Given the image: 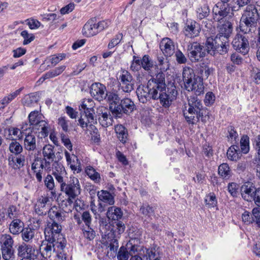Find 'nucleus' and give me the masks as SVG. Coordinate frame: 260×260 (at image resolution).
Listing matches in <instances>:
<instances>
[{
    "label": "nucleus",
    "instance_id": "44",
    "mask_svg": "<svg viewBox=\"0 0 260 260\" xmlns=\"http://www.w3.org/2000/svg\"><path fill=\"white\" fill-rule=\"evenodd\" d=\"M141 58L136 55L133 56V60L131 62L130 70L133 73L139 72L142 69Z\"/></svg>",
    "mask_w": 260,
    "mask_h": 260
},
{
    "label": "nucleus",
    "instance_id": "21",
    "mask_svg": "<svg viewBox=\"0 0 260 260\" xmlns=\"http://www.w3.org/2000/svg\"><path fill=\"white\" fill-rule=\"evenodd\" d=\"M42 91H39L25 94L21 99L22 104L26 107H30L39 102Z\"/></svg>",
    "mask_w": 260,
    "mask_h": 260
},
{
    "label": "nucleus",
    "instance_id": "41",
    "mask_svg": "<svg viewBox=\"0 0 260 260\" xmlns=\"http://www.w3.org/2000/svg\"><path fill=\"white\" fill-rule=\"evenodd\" d=\"M142 68L146 71L149 72L153 67V62L150 56L145 54L141 59Z\"/></svg>",
    "mask_w": 260,
    "mask_h": 260
},
{
    "label": "nucleus",
    "instance_id": "22",
    "mask_svg": "<svg viewBox=\"0 0 260 260\" xmlns=\"http://www.w3.org/2000/svg\"><path fill=\"white\" fill-rule=\"evenodd\" d=\"M256 188L250 182H246L241 187L240 192L242 198L248 202L252 201Z\"/></svg>",
    "mask_w": 260,
    "mask_h": 260
},
{
    "label": "nucleus",
    "instance_id": "60",
    "mask_svg": "<svg viewBox=\"0 0 260 260\" xmlns=\"http://www.w3.org/2000/svg\"><path fill=\"white\" fill-rule=\"evenodd\" d=\"M20 35L23 38L24 40L23 44L24 45L29 44L31 42L34 40L35 37L33 34L29 35L26 30L22 31L20 33Z\"/></svg>",
    "mask_w": 260,
    "mask_h": 260
},
{
    "label": "nucleus",
    "instance_id": "55",
    "mask_svg": "<svg viewBox=\"0 0 260 260\" xmlns=\"http://www.w3.org/2000/svg\"><path fill=\"white\" fill-rule=\"evenodd\" d=\"M101 124L104 127H108L112 124L113 119L111 115H101L99 117Z\"/></svg>",
    "mask_w": 260,
    "mask_h": 260
},
{
    "label": "nucleus",
    "instance_id": "19",
    "mask_svg": "<svg viewBox=\"0 0 260 260\" xmlns=\"http://www.w3.org/2000/svg\"><path fill=\"white\" fill-rule=\"evenodd\" d=\"M136 109L137 107L131 99L124 98L114 114H131Z\"/></svg>",
    "mask_w": 260,
    "mask_h": 260
},
{
    "label": "nucleus",
    "instance_id": "13",
    "mask_svg": "<svg viewBox=\"0 0 260 260\" xmlns=\"http://www.w3.org/2000/svg\"><path fill=\"white\" fill-rule=\"evenodd\" d=\"M201 29L200 24L196 21L192 19H187L182 32L186 37L193 39L199 36Z\"/></svg>",
    "mask_w": 260,
    "mask_h": 260
},
{
    "label": "nucleus",
    "instance_id": "32",
    "mask_svg": "<svg viewBox=\"0 0 260 260\" xmlns=\"http://www.w3.org/2000/svg\"><path fill=\"white\" fill-rule=\"evenodd\" d=\"M115 131L118 140L124 144L127 140L128 132L127 129L122 125H117L115 126Z\"/></svg>",
    "mask_w": 260,
    "mask_h": 260
},
{
    "label": "nucleus",
    "instance_id": "2",
    "mask_svg": "<svg viewBox=\"0 0 260 260\" xmlns=\"http://www.w3.org/2000/svg\"><path fill=\"white\" fill-rule=\"evenodd\" d=\"M206 50L208 53L215 54L216 53L221 55L226 54L230 47L229 39L222 35L217 34L214 38H207L206 41Z\"/></svg>",
    "mask_w": 260,
    "mask_h": 260
},
{
    "label": "nucleus",
    "instance_id": "34",
    "mask_svg": "<svg viewBox=\"0 0 260 260\" xmlns=\"http://www.w3.org/2000/svg\"><path fill=\"white\" fill-rule=\"evenodd\" d=\"M14 241L10 234H3L0 235L1 248L12 247L14 246Z\"/></svg>",
    "mask_w": 260,
    "mask_h": 260
},
{
    "label": "nucleus",
    "instance_id": "58",
    "mask_svg": "<svg viewBox=\"0 0 260 260\" xmlns=\"http://www.w3.org/2000/svg\"><path fill=\"white\" fill-rule=\"evenodd\" d=\"M247 13L248 12H253L252 14L253 15H255L254 13H256V15L257 14L256 16V22L258 19H260V6L258 5H249L247 6L246 9L245 11Z\"/></svg>",
    "mask_w": 260,
    "mask_h": 260
},
{
    "label": "nucleus",
    "instance_id": "10",
    "mask_svg": "<svg viewBox=\"0 0 260 260\" xmlns=\"http://www.w3.org/2000/svg\"><path fill=\"white\" fill-rule=\"evenodd\" d=\"M234 49L243 55L248 53L250 50L248 37L237 32L232 41Z\"/></svg>",
    "mask_w": 260,
    "mask_h": 260
},
{
    "label": "nucleus",
    "instance_id": "16",
    "mask_svg": "<svg viewBox=\"0 0 260 260\" xmlns=\"http://www.w3.org/2000/svg\"><path fill=\"white\" fill-rule=\"evenodd\" d=\"M107 91L106 86L100 82H94L90 87L91 95L99 102L103 101L106 98Z\"/></svg>",
    "mask_w": 260,
    "mask_h": 260
},
{
    "label": "nucleus",
    "instance_id": "25",
    "mask_svg": "<svg viewBox=\"0 0 260 260\" xmlns=\"http://www.w3.org/2000/svg\"><path fill=\"white\" fill-rule=\"evenodd\" d=\"M4 135L6 139L12 141L21 139L23 137L21 131L18 128L13 127L5 129Z\"/></svg>",
    "mask_w": 260,
    "mask_h": 260
},
{
    "label": "nucleus",
    "instance_id": "3",
    "mask_svg": "<svg viewBox=\"0 0 260 260\" xmlns=\"http://www.w3.org/2000/svg\"><path fill=\"white\" fill-rule=\"evenodd\" d=\"M150 82L148 81L147 85L141 84L139 85L137 89V95L139 101L143 104L146 103L151 99L159 100L161 105L165 107L168 108V103L164 101V98H162L163 94H159L157 90L154 88L150 86Z\"/></svg>",
    "mask_w": 260,
    "mask_h": 260
},
{
    "label": "nucleus",
    "instance_id": "8",
    "mask_svg": "<svg viewBox=\"0 0 260 260\" xmlns=\"http://www.w3.org/2000/svg\"><path fill=\"white\" fill-rule=\"evenodd\" d=\"M66 245L60 244L58 241L45 239L40 246V251L43 257L50 258L57 250H63Z\"/></svg>",
    "mask_w": 260,
    "mask_h": 260
},
{
    "label": "nucleus",
    "instance_id": "46",
    "mask_svg": "<svg viewBox=\"0 0 260 260\" xmlns=\"http://www.w3.org/2000/svg\"><path fill=\"white\" fill-rule=\"evenodd\" d=\"M23 87H20V88L15 90L14 92L10 93L7 96H5L1 101L6 106L9 103H10L11 101L15 99L18 95H19L21 93V91L23 90Z\"/></svg>",
    "mask_w": 260,
    "mask_h": 260
},
{
    "label": "nucleus",
    "instance_id": "27",
    "mask_svg": "<svg viewBox=\"0 0 260 260\" xmlns=\"http://www.w3.org/2000/svg\"><path fill=\"white\" fill-rule=\"evenodd\" d=\"M24 228L23 222L19 219H13L9 224V232L14 235H18Z\"/></svg>",
    "mask_w": 260,
    "mask_h": 260
},
{
    "label": "nucleus",
    "instance_id": "45",
    "mask_svg": "<svg viewBox=\"0 0 260 260\" xmlns=\"http://www.w3.org/2000/svg\"><path fill=\"white\" fill-rule=\"evenodd\" d=\"M210 13V9L207 4H204L197 10V17L200 20L207 17Z\"/></svg>",
    "mask_w": 260,
    "mask_h": 260
},
{
    "label": "nucleus",
    "instance_id": "50",
    "mask_svg": "<svg viewBox=\"0 0 260 260\" xmlns=\"http://www.w3.org/2000/svg\"><path fill=\"white\" fill-rule=\"evenodd\" d=\"M22 150V146L16 141H12L9 144V150L12 153L19 154Z\"/></svg>",
    "mask_w": 260,
    "mask_h": 260
},
{
    "label": "nucleus",
    "instance_id": "61",
    "mask_svg": "<svg viewBox=\"0 0 260 260\" xmlns=\"http://www.w3.org/2000/svg\"><path fill=\"white\" fill-rule=\"evenodd\" d=\"M238 137V135L236 131L234 129V127L232 126L228 127L227 133V138L228 141L231 143H233L236 141Z\"/></svg>",
    "mask_w": 260,
    "mask_h": 260
},
{
    "label": "nucleus",
    "instance_id": "43",
    "mask_svg": "<svg viewBox=\"0 0 260 260\" xmlns=\"http://www.w3.org/2000/svg\"><path fill=\"white\" fill-rule=\"evenodd\" d=\"M218 174L225 179H228L231 176V170L227 164H222L218 167Z\"/></svg>",
    "mask_w": 260,
    "mask_h": 260
},
{
    "label": "nucleus",
    "instance_id": "11",
    "mask_svg": "<svg viewBox=\"0 0 260 260\" xmlns=\"http://www.w3.org/2000/svg\"><path fill=\"white\" fill-rule=\"evenodd\" d=\"M188 103L184 104L182 107L183 114H203V106L201 101L197 96H190L187 98Z\"/></svg>",
    "mask_w": 260,
    "mask_h": 260
},
{
    "label": "nucleus",
    "instance_id": "48",
    "mask_svg": "<svg viewBox=\"0 0 260 260\" xmlns=\"http://www.w3.org/2000/svg\"><path fill=\"white\" fill-rule=\"evenodd\" d=\"M11 161L14 164V169H19L24 165L25 163V156L23 155H17L13 157L12 160H10V163L11 164Z\"/></svg>",
    "mask_w": 260,
    "mask_h": 260
},
{
    "label": "nucleus",
    "instance_id": "49",
    "mask_svg": "<svg viewBox=\"0 0 260 260\" xmlns=\"http://www.w3.org/2000/svg\"><path fill=\"white\" fill-rule=\"evenodd\" d=\"M205 202L206 206L209 208L216 207L217 202L215 195L213 193L207 194L205 198Z\"/></svg>",
    "mask_w": 260,
    "mask_h": 260
},
{
    "label": "nucleus",
    "instance_id": "40",
    "mask_svg": "<svg viewBox=\"0 0 260 260\" xmlns=\"http://www.w3.org/2000/svg\"><path fill=\"white\" fill-rule=\"evenodd\" d=\"M2 257L4 260H12L15 258L14 247L0 248Z\"/></svg>",
    "mask_w": 260,
    "mask_h": 260
},
{
    "label": "nucleus",
    "instance_id": "20",
    "mask_svg": "<svg viewBox=\"0 0 260 260\" xmlns=\"http://www.w3.org/2000/svg\"><path fill=\"white\" fill-rule=\"evenodd\" d=\"M99 33L95 17L89 19L82 28V34L86 37H91Z\"/></svg>",
    "mask_w": 260,
    "mask_h": 260
},
{
    "label": "nucleus",
    "instance_id": "39",
    "mask_svg": "<svg viewBox=\"0 0 260 260\" xmlns=\"http://www.w3.org/2000/svg\"><path fill=\"white\" fill-rule=\"evenodd\" d=\"M21 233L22 239L25 242H29L34 238L35 230L29 227L23 228Z\"/></svg>",
    "mask_w": 260,
    "mask_h": 260
},
{
    "label": "nucleus",
    "instance_id": "18",
    "mask_svg": "<svg viewBox=\"0 0 260 260\" xmlns=\"http://www.w3.org/2000/svg\"><path fill=\"white\" fill-rule=\"evenodd\" d=\"M185 89L188 91H192L196 96L200 95L204 93V86L203 78L202 77L197 76L191 83L185 86Z\"/></svg>",
    "mask_w": 260,
    "mask_h": 260
},
{
    "label": "nucleus",
    "instance_id": "63",
    "mask_svg": "<svg viewBox=\"0 0 260 260\" xmlns=\"http://www.w3.org/2000/svg\"><path fill=\"white\" fill-rule=\"evenodd\" d=\"M215 100V96L212 92L209 91L206 93L204 99V103L206 106H212Z\"/></svg>",
    "mask_w": 260,
    "mask_h": 260
},
{
    "label": "nucleus",
    "instance_id": "26",
    "mask_svg": "<svg viewBox=\"0 0 260 260\" xmlns=\"http://www.w3.org/2000/svg\"><path fill=\"white\" fill-rule=\"evenodd\" d=\"M42 153L45 162L49 164L54 161L55 158L54 146L50 144L45 145Z\"/></svg>",
    "mask_w": 260,
    "mask_h": 260
},
{
    "label": "nucleus",
    "instance_id": "30",
    "mask_svg": "<svg viewBox=\"0 0 260 260\" xmlns=\"http://www.w3.org/2000/svg\"><path fill=\"white\" fill-rule=\"evenodd\" d=\"M48 216L50 219L53 220L60 221L64 219V213L61 212L57 207L53 206L48 211Z\"/></svg>",
    "mask_w": 260,
    "mask_h": 260
},
{
    "label": "nucleus",
    "instance_id": "42",
    "mask_svg": "<svg viewBox=\"0 0 260 260\" xmlns=\"http://www.w3.org/2000/svg\"><path fill=\"white\" fill-rule=\"evenodd\" d=\"M85 173L89 178L95 183H99L101 180L100 174L91 166H88L85 169Z\"/></svg>",
    "mask_w": 260,
    "mask_h": 260
},
{
    "label": "nucleus",
    "instance_id": "64",
    "mask_svg": "<svg viewBox=\"0 0 260 260\" xmlns=\"http://www.w3.org/2000/svg\"><path fill=\"white\" fill-rule=\"evenodd\" d=\"M61 140L63 145L70 151L73 150V145L71 140L68 136H66L63 133H61L60 135Z\"/></svg>",
    "mask_w": 260,
    "mask_h": 260
},
{
    "label": "nucleus",
    "instance_id": "15",
    "mask_svg": "<svg viewBox=\"0 0 260 260\" xmlns=\"http://www.w3.org/2000/svg\"><path fill=\"white\" fill-rule=\"evenodd\" d=\"M106 95V98L105 100L109 104V110L112 114H114L122 100L120 97L119 92L117 90L113 88L111 90L107 91Z\"/></svg>",
    "mask_w": 260,
    "mask_h": 260
},
{
    "label": "nucleus",
    "instance_id": "29",
    "mask_svg": "<svg viewBox=\"0 0 260 260\" xmlns=\"http://www.w3.org/2000/svg\"><path fill=\"white\" fill-rule=\"evenodd\" d=\"M97 196L99 201L107 203L110 205L114 204V197L107 190H102L98 192Z\"/></svg>",
    "mask_w": 260,
    "mask_h": 260
},
{
    "label": "nucleus",
    "instance_id": "62",
    "mask_svg": "<svg viewBox=\"0 0 260 260\" xmlns=\"http://www.w3.org/2000/svg\"><path fill=\"white\" fill-rule=\"evenodd\" d=\"M252 222H255L258 226L260 228V208L258 207L254 208L252 210L251 214Z\"/></svg>",
    "mask_w": 260,
    "mask_h": 260
},
{
    "label": "nucleus",
    "instance_id": "51",
    "mask_svg": "<svg viewBox=\"0 0 260 260\" xmlns=\"http://www.w3.org/2000/svg\"><path fill=\"white\" fill-rule=\"evenodd\" d=\"M250 78L255 84H260V68H252L250 72Z\"/></svg>",
    "mask_w": 260,
    "mask_h": 260
},
{
    "label": "nucleus",
    "instance_id": "1",
    "mask_svg": "<svg viewBox=\"0 0 260 260\" xmlns=\"http://www.w3.org/2000/svg\"><path fill=\"white\" fill-rule=\"evenodd\" d=\"M60 190L68 197L61 203L63 210L66 213L72 211L73 200L78 197L82 190L79 179L75 176L70 177L67 183L60 185Z\"/></svg>",
    "mask_w": 260,
    "mask_h": 260
},
{
    "label": "nucleus",
    "instance_id": "59",
    "mask_svg": "<svg viewBox=\"0 0 260 260\" xmlns=\"http://www.w3.org/2000/svg\"><path fill=\"white\" fill-rule=\"evenodd\" d=\"M129 255L127 248L121 246L117 254V258L118 260H127Z\"/></svg>",
    "mask_w": 260,
    "mask_h": 260
},
{
    "label": "nucleus",
    "instance_id": "24",
    "mask_svg": "<svg viewBox=\"0 0 260 260\" xmlns=\"http://www.w3.org/2000/svg\"><path fill=\"white\" fill-rule=\"evenodd\" d=\"M64 155L68 165L70 166L72 170H80V162L77 157L74 154H71L69 152L65 150Z\"/></svg>",
    "mask_w": 260,
    "mask_h": 260
},
{
    "label": "nucleus",
    "instance_id": "17",
    "mask_svg": "<svg viewBox=\"0 0 260 260\" xmlns=\"http://www.w3.org/2000/svg\"><path fill=\"white\" fill-rule=\"evenodd\" d=\"M38 254V251L35 247L24 242L19 245L17 248V254L22 258L34 259L37 257Z\"/></svg>",
    "mask_w": 260,
    "mask_h": 260
},
{
    "label": "nucleus",
    "instance_id": "54",
    "mask_svg": "<svg viewBox=\"0 0 260 260\" xmlns=\"http://www.w3.org/2000/svg\"><path fill=\"white\" fill-rule=\"evenodd\" d=\"M44 183L47 189L51 191V194H54L55 193L54 190L55 184L52 176L50 175H48L45 179Z\"/></svg>",
    "mask_w": 260,
    "mask_h": 260
},
{
    "label": "nucleus",
    "instance_id": "38",
    "mask_svg": "<svg viewBox=\"0 0 260 260\" xmlns=\"http://www.w3.org/2000/svg\"><path fill=\"white\" fill-rule=\"evenodd\" d=\"M49 202V198L47 197H41L37 201L35 207V212L39 215L43 213L44 209L46 207V204Z\"/></svg>",
    "mask_w": 260,
    "mask_h": 260
},
{
    "label": "nucleus",
    "instance_id": "5",
    "mask_svg": "<svg viewBox=\"0 0 260 260\" xmlns=\"http://www.w3.org/2000/svg\"><path fill=\"white\" fill-rule=\"evenodd\" d=\"M95 103L91 99H84L81 102L73 105V107H66L67 114H78L77 109L80 112V114H95Z\"/></svg>",
    "mask_w": 260,
    "mask_h": 260
},
{
    "label": "nucleus",
    "instance_id": "35",
    "mask_svg": "<svg viewBox=\"0 0 260 260\" xmlns=\"http://www.w3.org/2000/svg\"><path fill=\"white\" fill-rule=\"evenodd\" d=\"M122 216V212L119 208L115 206H112L108 208L107 212V217L112 220H117L120 219Z\"/></svg>",
    "mask_w": 260,
    "mask_h": 260
},
{
    "label": "nucleus",
    "instance_id": "9",
    "mask_svg": "<svg viewBox=\"0 0 260 260\" xmlns=\"http://www.w3.org/2000/svg\"><path fill=\"white\" fill-rule=\"evenodd\" d=\"M252 13L248 12V13L246 11L245 12V18L244 20L240 22L239 32L247 36V34L255 31L257 24L256 16L257 14L254 15ZM254 14H256V13Z\"/></svg>",
    "mask_w": 260,
    "mask_h": 260
},
{
    "label": "nucleus",
    "instance_id": "12",
    "mask_svg": "<svg viewBox=\"0 0 260 260\" xmlns=\"http://www.w3.org/2000/svg\"><path fill=\"white\" fill-rule=\"evenodd\" d=\"M119 76V84L124 92L129 93L134 89V82L131 74L127 70L121 69Z\"/></svg>",
    "mask_w": 260,
    "mask_h": 260
},
{
    "label": "nucleus",
    "instance_id": "56",
    "mask_svg": "<svg viewBox=\"0 0 260 260\" xmlns=\"http://www.w3.org/2000/svg\"><path fill=\"white\" fill-rule=\"evenodd\" d=\"M66 57V54L64 53H58L50 56V61L51 66L54 67L60 61L64 59Z\"/></svg>",
    "mask_w": 260,
    "mask_h": 260
},
{
    "label": "nucleus",
    "instance_id": "28",
    "mask_svg": "<svg viewBox=\"0 0 260 260\" xmlns=\"http://www.w3.org/2000/svg\"><path fill=\"white\" fill-rule=\"evenodd\" d=\"M197 76L199 75H196L192 68L189 67H184L182 72V78L184 86L186 85H188L189 83H191V81L193 80Z\"/></svg>",
    "mask_w": 260,
    "mask_h": 260
},
{
    "label": "nucleus",
    "instance_id": "57",
    "mask_svg": "<svg viewBox=\"0 0 260 260\" xmlns=\"http://www.w3.org/2000/svg\"><path fill=\"white\" fill-rule=\"evenodd\" d=\"M250 0H234L233 1V3L231 4L232 6V11H238L241 7L247 5Z\"/></svg>",
    "mask_w": 260,
    "mask_h": 260
},
{
    "label": "nucleus",
    "instance_id": "33",
    "mask_svg": "<svg viewBox=\"0 0 260 260\" xmlns=\"http://www.w3.org/2000/svg\"><path fill=\"white\" fill-rule=\"evenodd\" d=\"M24 148L29 151L34 150L36 148V139L32 134L27 135L24 140Z\"/></svg>",
    "mask_w": 260,
    "mask_h": 260
},
{
    "label": "nucleus",
    "instance_id": "37",
    "mask_svg": "<svg viewBox=\"0 0 260 260\" xmlns=\"http://www.w3.org/2000/svg\"><path fill=\"white\" fill-rule=\"evenodd\" d=\"M227 157L232 161H237L241 156V151L238 149L237 146H231L227 151Z\"/></svg>",
    "mask_w": 260,
    "mask_h": 260
},
{
    "label": "nucleus",
    "instance_id": "36",
    "mask_svg": "<svg viewBox=\"0 0 260 260\" xmlns=\"http://www.w3.org/2000/svg\"><path fill=\"white\" fill-rule=\"evenodd\" d=\"M233 24L229 21H225L220 25L218 35H222V36L227 37L229 39L233 32Z\"/></svg>",
    "mask_w": 260,
    "mask_h": 260
},
{
    "label": "nucleus",
    "instance_id": "31",
    "mask_svg": "<svg viewBox=\"0 0 260 260\" xmlns=\"http://www.w3.org/2000/svg\"><path fill=\"white\" fill-rule=\"evenodd\" d=\"M79 122L82 127H87L89 125L92 128L93 126L92 125L96 122V118H94L93 115H80Z\"/></svg>",
    "mask_w": 260,
    "mask_h": 260
},
{
    "label": "nucleus",
    "instance_id": "7",
    "mask_svg": "<svg viewBox=\"0 0 260 260\" xmlns=\"http://www.w3.org/2000/svg\"><path fill=\"white\" fill-rule=\"evenodd\" d=\"M187 52L188 57L192 62L201 61L206 54L204 46L198 42H189L187 45Z\"/></svg>",
    "mask_w": 260,
    "mask_h": 260
},
{
    "label": "nucleus",
    "instance_id": "53",
    "mask_svg": "<svg viewBox=\"0 0 260 260\" xmlns=\"http://www.w3.org/2000/svg\"><path fill=\"white\" fill-rule=\"evenodd\" d=\"M122 38V34L121 32H118L110 41L108 45V49H112L118 45L121 42Z\"/></svg>",
    "mask_w": 260,
    "mask_h": 260
},
{
    "label": "nucleus",
    "instance_id": "47",
    "mask_svg": "<svg viewBox=\"0 0 260 260\" xmlns=\"http://www.w3.org/2000/svg\"><path fill=\"white\" fill-rule=\"evenodd\" d=\"M59 170L56 169L54 171L53 174L55 177L57 181L62 185L63 183H66L64 181L63 177L66 175V171L64 168L62 166H59Z\"/></svg>",
    "mask_w": 260,
    "mask_h": 260
},
{
    "label": "nucleus",
    "instance_id": "23",
    "mask_svg": "<svg viewBox=\"0 0 260 260\" xmlns=\"http://www.w3.org/2000/svg\"><path fill=\"white\" fill-rule=\"evenodd\" d=\"M159 47L166 56H171L174 52V45L172 40L169 38H164L160 42Z\"/></svg>",
    "mask_w": 260,
    "mask_h": 260
},
{
    "label": "nucleus",
    "instance_id": "6",
    "mask_svg": "<svg viewBox=\"0 0 260 260\" xmlns=\"http://www.w3.org/2000/svg\"><path fill=\"white\" fill-rule=\"evenodd\" d=\"M61 226L55 221L47 224L45 229V239L58 241L60 244H66V241L63 236L60 233Z\"/></svg>",
    "mask_w": 260,
    "mask_h": 260
},
{
    "label": "nucleus",
    "instance_id": "14",
    "mask_svg": "<svg viewBox=\"0 0 260 260\" xmlns=\"http://www.w3.org/2000/svg\"><path fill=\"white\" fill-rule=\"evenodd\" d=\"M230 4H224L223 3H217L213 8V19L215 21H220L226 17L230 13V9L232 6Z\"/></svg>",
    "mask_w": 260,
    "mask_h": 260
},
{
    "label": "nucleus",
    "instance_id": "4",
    "mask_svg": "<svg viewBox=\"0 0 260 260\" xmlns=\"http://www.w3.org/2000/svg\"><path fill=\"white\" fill-rule=\"evenodd\" d=\"M148 81L150 82V87L157 90L159 94H163L162 98H164V101L166 103L168 102V106H170L172 100L171 99L170 94L166 92L165 74L162 71H160L155 75V77H152Z\"/></svg>",
    "mask_w": 260,
    "mask_h": 260
},
{
    "label": "nucleus",
    "instance_id": "52",
    "mask_svg": "<svg viewBox=\"0 0 260 260\" xmlns=\"http://www.w3.org/2000/svg\"><path fill=\"white\" fill-rule=\"evenodd\" d=\"M240 146L241 152L243 153H247L249 150V137L244 135L242 137L240 140Z\"/></svg>",
    "mask_w": 260,
    "mask_h": 260
}]
</instances>
